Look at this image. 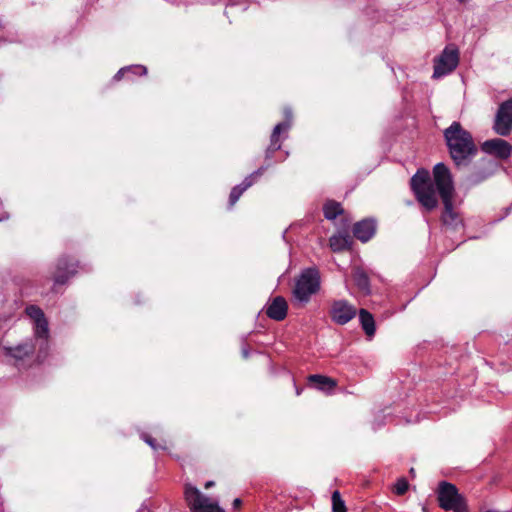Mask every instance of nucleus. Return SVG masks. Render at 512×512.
I'll return each mask as SVG.
<instances>
[{
    "mask_svg": "<svg viewBox=\"0 0 512 512\" xmlns=\"http://www.w3.org/2000/svg\"><path fill=\"white\" fill-rule=\"evenodd\" d=\"M433 178L434 181L427 170L420 169L410 180L411 189L418 202L428 211L437 207L438 191L444 205L442 223L448 229L457 230L463 226V220L453 206L454 185L450 170L445 164L438 163L433 168Z\"/></svg>",
    "mask_w": 512,
    "mask_h": 512,
    "instance_id": "1",
    "label": "nucleus"
},
{
    "mask_svg": "<svg viewBox=\"0 0 512 512\" xmlns=\"http://www.w3.org/2000/svg\"><path fill=\"white\" fill-rule=\"evenodd\" d=\"M449 155L457 167L468 166L478 148L471 133L460 122L454 121L443 131Z\"/></svg>",
    "mask_w": 512,
    "mask_h": 512,
    "instance_id": "2",
    "label": "nucleus"
},
{
    "mask_svg": "<svg viewBox=\"0 0 512 512\" xmlns=\"http://www.w3.org/2000/svg\"><path fill=\"white\" fill-rule=\"evenodd\" d=\"M437 501L445 511L469 512L466 498L459 493L458 488L447 481H441L437 488Z\"/></svg>",
    "mask_w": 512,
    "mask_h": 512,
    "instance_id": "3",
    "label": "nucleus"
},
{
    "mask_svg": "<svg viewBox=\"0 0 512 512\" xmlns=\"http://www.w3.org/2000/svg\"><path fill=\"white\" fill-rule=\"evenodd\" d=\"M320 289V275L317 269H305L295 282L293 296L301 303H307Z\"/></svg>",
    "mask_w": 512,
    "mask_h": 512,
    "instance_id": "4",
    "label": "nucleus"
},
{
    "mask_svg": "<svg viewBox=\"0 0 512 512\" xmlns=\"http://www.w3.org/2000/svg\"><path fill=\"white\" fill-rule=\"evenodd\" d=\"M184 495L191 512H224L216 502L203 495L195 486L187 484Z\"/></svg>",
    "mask_w": 512,
    "mask_h": 512,
    "instance_id": "5",
    "label": "nucleus"
},
{
    "mask_svg": "<svg viewBox=\"0 0 512 512\" xmlns=\"http://www.w3.org/2000/svg\"><path fill=\"white\" fill-rule=\"evenodd\" d=\"M459 63V52L454 46H447L434 61L433 78L443 77L456 69Z\"/></svg>",
    "mask_w": 512,
    "mask_h": 512,
    "instance_id": "6",
    "label": "nucleus"
},
{
    "mask_svg": "<svg viewBox=\"0 0 512 512\" xmlns=\"http://www.w3.org/2000/svg\"><path fill=\"white\" fill-rule=\"evenodd\" d=\"M494 131L500 136H508L512 131V98L502 102L495 115Z\"/></svg>",
    "mask_w": 512,
    "mask_h": 512,
    "instance_id": "7",
    "label": "nucleus"
},
{
    "mask_svg": "<svg viewBox=\"0 0 512 512\" xmlns=\"http://www.w3.org/2000/svg\"><path fill=\"white\" fill-rule=\"evenodd\" d=\"M26 314L34 321V333L36 338L42 340L40 350L47 348V338L49 334L48 322L43 311L36 305L26 307Z\"/></svg>",
    "mask_w": 512,
    "mask_h": 512,
    "instance_id": "8",
    "label": "nucleus"
},
{
    "mask_svg": "<svg viewBox=\"0 0 512 512\" xmlns=\"http://www.w3.org/2000/svg\"><path fill=\"white\" fill-rule=\"evenodd\" d=\"M356 308L346 300L334 301L330 309L331 319L339 325H345L356 316Z\"/></svg>",
    "mask_w": 512,
    "mask_h": 512,
    "instance_id": "9",
    "label": "nucleus"
},
{
    "mask_svg": "<svg viewBox=\"0 0 512 512\" xmlns=\"http://www.w3.org/2000/svg\"><path fill=\"white\" fill-rule=\"evenodd\" d=\"M285 116L286 120L278 123L272 131L270 145L268 146L265 154L266 159L272 158L273 154L281 148L279 136L282 132L288 131L291 127L292 112L290 109H285Z\"/></svg>",
    "mask_w": 512,
    "mask_h": 512,
    "instance_id": "10",
    "label": "nucleus"
},
{
    "mask_svg": "<svg viewBox=\"0 0 512 512\" xmlns=\"http://www.w3.org/2000/svg\"><path fill=\"white\" fill-rule=\"evenodd\" d=\"M482 150L499 159H507L511 155L512 146L503 139L495 138L485 141L482 144Z\"/></svg>",
    "mask_w": 512,
    "mask_h": 512,
    "instance_id": "11",
    "label": "nucleus"
},
{
    "mask_svg": "<svg viewBox=\"0 0 512 512\" xmlns=\"http://www.w3.org/2000/svg\"><path fill=\"white\" fill-rule=\"evenodd\" d=\"M78 263L70 261L66 257H62L57 262L56 271L54 273V282L56 284H65L70 277L77 272Z\"/></svg>",
    "mask_w": 512,
    "mask_h": 512,
    "instance_id": "12",
    "label": "nucleus"
},
{
    "mask_svg": "<svg viewBox=\"0 0 512 512\" xmlns=\"http://www.w3.org/2000/svg\"><path fill=\"white\" fill-rule=\"evenodd\" d=\"M267 166H261L259 169L248 175L240 185H237L232 188L229 195V204L233 206L238 199L241 197L244 191H246L249 187L253 185V183L263 175Z\"/></svg>",
    "mask_w": 512,
    "mask_h": 512,
    "instance_id": "13",
    "label": "nucleus"
},
{
    "mask_svg": "<svg viewBox=\"0 0 512 512\" xmlns=\"http://www.w3.org/2000/svg\"><path fill=\"white\" fill-rule=\"evenodd\" d=\"M496 168V163L489 159H481L480 167L475 169L469 177L468 181L471 185H477L482 181L486 180L488 177L493 175Z\"/></svg>",
    "mask_w": 512,
    "mask_h": 512,
    "instance_id": "14",
    "label": "nucleus"
},
{
    "mask_svg": "<svg viewBox=\"0 0 512 512\" xmlns=\"http://www.w3.org/2000/svg\"><path fill=\"white\" fill-rule=\"evenodd\" d=\"M287 310L286 300L282 296H277L267 305L266 314L270 319L282 321L287 316Z\"/></svg>",
    "mask_w": 512,
    "mask_h": 512,
    "instance_id": "15",
    "label": "nucleus"
},
{
    "mask_svg": "<svg viewBox=\"0 0 512 512\" xmlns=\"http://www.w3.org/2000/svg\"><path fill=\"white\" fill-rule=\"evenodd\" d=\"M376 232V224L373 220L365 219L354 224L353 234L361 242L369 241Z\"/></svg>",
    "mask_w": 512,
    "mask_h": 512,
    "instance_id": "16",
    "label": "nucleus"
},
{
    "mask_svg": "<svg viewBox=\"0 0 512 512\" xmlns=\"http://www.w3.org/2000/svg\"><path fill=\"white\" fill-rule=\"evenodd\" d=\"M4 350L6 355L22 360L34 352L35 346L32 343L25 342L15 347H5Z\"/></svg>",
    "mask_w": 512,
    "mask_h": 512,
    "instance_id": "17",
    "label": "nucleus"
},
{
    "mask_svg": "<svg viewBox=\"0 0 512 512\" xmlns=\"http://www.w3.org/2000/svg\"><path fill=\"white\" fill-rule=\"evenodd\" d=\"M351 244H352V238L347 233H339V234L333 235L329 239V246L332 249V251H334V252H340V251L349 249Z\"/></svg>",
    "mask_w": 512,
    "mask_h": 512,
    "instance_id": "18",
    "label": "nucleus"
},
{
    "mask_svg": "<svg viewBox=\"0 0 512 512\" xmlns=\"http://www.w3.org/2000/svg\"><path fill=\"white\" fill-rule=\"evenodd\" d=\"M353 280H354V283L357 286V288L364 295L370 294V292H371L370 280H369L367 273L364 270H362L360 268L355 269L353 272Z\"/></svg>",
    "mask_w": 512,
    "mask_h": 512,
    "instance_id": "19",
    "label": "nucleus"
},
{
    "mask_svg": "<svg viewBox=\"0 0 512 512\" xmlns=\"http://www.w3.org/2000/svg\"><path fill=\"white\" fill-rule=\"evenodd\" d=\"M308 381L310 384H313L315 388L322 391H329L336 386L335 380H333L330 377L319 374L310 375L308 377Z\"/></svg>",
    "mask_w": 512,
    "mask_h": 512,
    "instance_id": "20",
    "label": "nucleus"
},
{
    "mask_svg": "<svg viewBox=\"0 0 512 512\" xmlns=\"http://www.w3.org/2000/svg\"><path fill=\"white\" fill-rule=\"evenodd\" d=\"M359 320L361 326L368 336H372L375 333V321L370 312L365 309H360Z\"/></svg>",
    "mask_w": 512,
    "mask_h": 512,
    "instance_id": "21",
    "label": "nucleus"
},
{
    "mask_svg": "<svg viewBox=\"0 0 512 512\" xmlns=\"http://www.w3.org/2000/svg\"><path fill=\"white\" fill-rule=\"evenodd\" d=\"M343 208L339 202L334 200L327 201L323 206V213L326 219L334 220L343 213Z\"/></svg>",
    "mask_w": 512,
    "mask_h": 512,
    "instance_id": "22",
    "label": "nucleus"
},
{
    "mask_svg": "<svg viewBox=\"0 0 512 512\" xmlns=\"http://www.w3.org/2000/svg\"><path fill=\"white\" fill-rule=\"evenodd\" d=\"M126 73H133L134 75H146L147 74V68L142 65H132L128 67L121 68L115 75V79L119 80L123 77Z\"/></svg>",
    "mask_w": 512,
    "mask_h": 512,
    "instance_id": "23",
    "label": "nucleus"
},
{
    "mask_svg": "<svg viewBox=\"0 0 512 512\" xmlns=\"http://www.w3.org/2000/svg\"><path fill=\"white\" fill-rule=\"evenodd\" d=\"M332 511L333 512H347L344 500H342L338 490L332 493Z\"/></svg>",
    "mask_w": 512,
    "mask_h": 512,
    "instance_id": "24",
    "label": "nucleus"
},
{
    "mask_svg": "<svg viewBox=\"0 0 512 512\" xmlns=\"http://www.w3.org/2000/svg\"><path fill=\"white\" fill-rule=\"evenodd\" d=\"M408 487H409L408 481L405 478H400V479H398V481L396 482V484L394 486V492L397 495H403L408 490Z\"/></svg>",
    "mask_w": 512,
    "mask_h": 512,
    "instance_id": "25",
    "label": "nucleus"
},
{
    "mask_svg": "<svg viewBox=\"0 0 512 512\" xmlns=\"http://www.w3.org/2000/svg\"><path fill=\"white\" fill-rule=\"evenodd\" d=\"M142 439L154 450L162 449L163 447L157 445L156 440L148 434H143Z\"/></svg>",
    "mask_w": 512,
    "mask_h": 512,
    "instance_id": "26",
    "label": "nucleus"
},
{
    "mask_svg": "<svg viewBox=\"0 0 512 512\" xmlns=\"http://www.w3.org/2000/svg\"><path fill=\"white\" fill-rule=\"evenodd\" d=\"M241 504H242V501H241V499H239V498H236V499L233 501V507H234V508H239V507L241 506Z\"/></svg>",
    "mask_w": 512,
    "mask_h": 512,
    "instance_id": "27",
    "label": "nucleus"
},
{
    "mask_svg": "<svg viewBox=\"0 0 512 512\" xmlns=\"http://www.w3.org/2000/svg\"><path fill=\"white\" fill-rule=\"evenodd\" d=\"M242 354H243V357H244V358H247V357H248V355H249V352H248V350H247L246 348H243V349H242Z\"/></svg>",
    "mask_w": 512,
    "mask_h": 512,
    "instance_id": "28",
    "label": "nucleus"
},
{
    "mask_svg": "<svg viewBox=\"0 0 512 512\" xmlns=\"http://www.w3.org/2000/svg\"><path fill=\"white\" fill-rule=\"evenodd\" d=\"M213 485H214V482H213V481H208V482H206V484H205V488H206V489H208V488L212 487Z\"/></svg>",
    "mask_w": 512,
    "mask_h": 512,
    "instance_id": "29",
    "label": "nucleus"
},
{
    "mask_svg": "<svg viewBox=\"0 0 512 512\" xmlns=\"http://www.w3.org/2000/svg\"><path fill=\"white\" fill-rule=\"evenodd\" d=\"M7 218H8V215L6 213H3V215H0V222Z\"/></svg>",
    "mask_w": 512,
    "mask_h": 512,
    "instance_id": "30",
    "label": "nucleus"
},
{
    "mask_svg": "<svg viewBox=\"0 0 512 512\" xmlns=\"http://www.w3.org/2000/svg\"><path fill=\"white\" fill-rule=\"evenodd\" d=\"M460 2H462L463 0H459Z\"/></svg>",
    "mask_w": 512,
    "mask_h": 512,
    "instance_id": "31",
    "label": "nucleus"
}]
</instances>
